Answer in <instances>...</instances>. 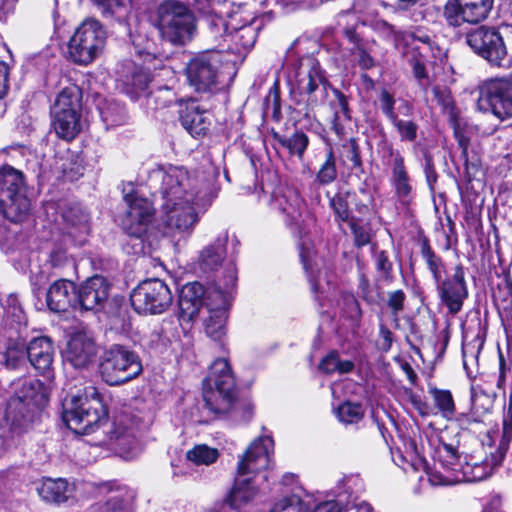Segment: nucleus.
I'll use <instances>...</instances> for the list:
<instances>
[{
	"label": "nucleus",
	"mask_w": 512,
	"mask_h": 512,
	"mask_svg": "<svg viewBox=\"0 0 512 512\" xmlns=\"http://www.w3.org/2000/svg\"><path fill=\"white\" fill-rule=\"evenodd\" d=\"M273 444L270 436L258 437L250 444L238 462L237 476L223 500L224 504L231 509L239 510L255 498L258 490L250 475L268 467Z\"/></svg>",
	"instance_id": "obj_1"
},
{
	"label": "nucleus",
	"mask_w": 512,
	"mask_h": 512,
	"mask_svg": "<svg viewBox=\"0 0 512 512\" xmlns=\"http://www.w3.org/2000/svg\"><path fill=\"white\" fill-rule=\"evenodd\" d=\"M107 415L102 397L94 386L85 387L63 402V421L76 434H90L107 419Z\"/></svg>",
	"instance_id": "obj_2"
},
{
	"label": "nucleus",
	"mask_w": 512,
	"mask_h": 512,
	"mask_svg": "<svg viewBox=\"0 0 512 512\" xmlns=\"http://www.w3.org/2000/svg\"><path fill=\"white\" fill-rule=\"evenodd\" d=\"M487 438L489 441L487 444L489 451L485 452V458L482 459L475 455L465 456L460 474L456 477H446L447 481L456 483L482 481L489 477L494 469L502 463L512 440V395H510L508 406L504 409L502 433L498 446L494 447L490 443L491 437L489 435Z\"/></svg>",
	"instance_id": "obj_3"
},
{
	"label": "nucleus",
	"mask_w": 512,
	"mask_h": 512,
	"mask_svg": "<svg viewBox=\"0 0 512 512\" xmlns=\"http://www.w3.org/2000/svg\"><path fill=\"white\" fill-rule=\"evenodd\" d=\"M291 94L313 110L323 105L328 96L329 82L319 61L311 55L301 57L289 76Z\"/></svg>",
	"instance_id": "obj_4"
},
{
	"label": "nucleus",
	"mask_w": 512,
	"mask_h": 512,
	"mask_svg": "<svg viewBox=\"0 0 512 512\" xmlns=\"http://www.w3.org/2000/svg\"><path fill=\"white\" fill-rule=\"evenodd\" d=\"M203 399L206 408L214 414L228 413L236 400V383L228 361L215 360L203 380Z\"/></svg>",
	"instance_id": "obj_5"
},
{
	"label": "nucleus",
	"mask_w": 512,
	"mask_h": 512,
	"mask_svg": "<svg viewBox=\"0 0 512 512\" xmlns=\"http://www.w3.org/2000/svg\"><path fill=\"white\" fill-rule=\"evenodd\" d=\"M30 206L23 173L11 166L0 168V214L10 222H22Z\"/></svg>",
	"instance_id": "obj_6"
},
{
	"label": "nucleus",
	"mask_w": 512,
	"mask_h": 512,
	"mask_svg": "<svg viewBox=\"0 0 512 512\" xmlns=\"http://www.w3.org/2000/svg\"><path fill=\"white\" fill-rule=\"evenodd\" d=\"M154 25L162 38L173 45H184L195 30L193 15L184 4L176 1H165L158 6Z\"/></svg>",
	"instance_id": "obj_7"
},
{
	"label": "nucleus",
	"mask_w": 512,
	"mask_h": 512,
	"mask_svg": "<svg viewBox=\"0 0 512 512\" xmlns=\"http://www.w3.org/2000/svg\"><path fill=\"white\" fill-rule=\"evenodd\" d=\"M153 176L161 180L160 193L163 203L183 201L187 198L206 197L205 184L191 175L183 166L160 167L153 171Z\"/></svg>",
	"instance_id": "obj_8"
},
{
	"label": "nucleus",
	"mask_w": 512,
	"mask_h": 512,
	"mask_svg": "<svg viewBox=\"0 0 512 512\" xmlns=\"http://www.w3.org/2000/svg\"><path fill=\"white\" fill-rule=\"evenodd\" d=\"M142 369L139 356L123 345H112L100 358V376L110 386L121 385L136 378Z\"/></svg>",
	"instance_id": "obj_9"
},
{
	"label": "nucleus",
	"mask_w": 512,
	"mask_h": 512,
	"mask_svg": "<svg viewBox=\"0 0 512 512\" xmlns=\"http://www.w3.org/2000/svg\"><path fill=\"white\" fill-rule=\"evenodd\" d=\"M105 41L106 32L101 23L95 19H86L68 42V57L76 64L88 65L102 52Z\"/></svg>",
	"instance_id": "obj_10"
},
{
	"label": "nucleus",
	"mask_w": 512,
	"mask_h": 512,
	"mask_svg": "<svg viewBox=\"0 0 512 512\" xmlns=\"http://www.w3.org/2000/svg\"><path fill=\"white\" fill-rule=\"evenodd\" d=\"M205 198H187L183 201L163 203L161 221L164 231L171 237L189 236L199 221L201 209L205 207Z\"/></svg>",
	"instance_id": "obj_11"
},
{
	"label": "nucleus",
	"mask_w": 512,
	"mask_h": 512,
	"mask_svg": "<svg viewBox=\"0 0 512 512\" xmlns=\"http://www.w3.org/2000/svg\"><path fill=\"white\" fill-rule=\"evenodd\" d=\"M127 210L121 219V226L127 236L133 238L131 250L128 244L124 245L127 253L137 254L143 250V237L154 218L152 203L137 193H128L124 196Z\"/></svg>",
	"instance_id": "obj_12"
},
{
	"label": "nucleus",
	"mask_w": 512,
	"mask_h": 512,
	"mask_svg": "<svg viewBox=\"0 0 512 512\" xmlns=\"http://www.w3.org/2000/svg\"><path fill=\"white\" fill-rule=\"evenodd\" d=\"M236 269L230 265L225 270L224 290L212 288L208 292L207 311L205 318L206 334L213 340H220L225 334L226 312L229 308L236 285Z\"/></svg>",
	"instance_id": "obj_13"
},
{
	"label": "nucleus",
	"mask_w": 512,
	"mask_h": 512,
	"mask_svg": "<svg viewBox=\"0 0 512 512\" xmlns=\"http://www.w3.org/2000/svg\"><path fill=\"white\" fill-rule=\"evenodd\" d=\"M223 55L219 50H206L193 55L186 64L187 83L198 93L211 92L217 85Z\"/></svg>",
	"instance_id": "obj_14"
},
{
	"label": "nucleus",
	"mask_w": 512,
	"mask_h": 512,
	"mask_svg": "<svg viewBox=\"0 0 512 512\" xmlns=\"http://www.w3.org/2000/svg\"><path fill=\"white\" fill-rule=\"evenodd\" d=\"M42 384L38 380L24 381L21 389L12 396L5 411V418L15 427H24L34 419L44 401Z\"/></svg>",
	"instance_id": "obj_15"
},
{
	"label": "nucleus",
	"mask_w": 512,
	"mask_h": 512,
	"mask_svg": "<svg viewBox=\"0 0 512 512\" xmlns=\"http://www.w3.org/2000/svg\"><path fill=\"white\" fill-rule=\"evenodd\" d=\"M131 305L139 314H161L173 301L168 285L158 279L142 281L130 295Z\"/></svg>",
	"instance_id": "obj_16"
},
{
	"label": "nucleus",
	"mask_w": 512,
	"mask_h": 512,
	"mask_svg": "<svg viewBox=\"0 0 512 512\" xmlns=\"http://www.w3.org/2000/svg\"><path fill=\"white\" fill-rule=\"evenodd\" d=\"M478 109L492 112L500 119L512 116V81L507 78L492 79L480 88Z\"/></svg>",
	"instance_id": "obj_17"
},
{
	"label": "nucleus",
	"mask_w": 512,
	"mask_h": 512,
	"mask_svg": "<svg viewBox=\"0 0 512 512\" xmlns=\"http://www.w3.org/2000/svg\"><path fill=\"white\" fill-rule=\"evenodd\" d=\"M466 41L476 54L487 60L491 65L505 66L506 46L501 34L495 28L481 26L470 32Z\"/></svg>",
	"instance_id": "obj_18"
},
{
	"label": "nucleus",
	"mask_w": 512,
	"mask_h": 512,
	"mask_svg": "<svg viewBox=\"0 0 512 512\" xmlns=\"http://www.w3.org/2000/svg\"><path fill=\"white\" fill-rule=\"evenodd\" d=\"M493 4L494 0H448L443 14L447 23L454 27L478 24L488 17Z\"/></svg>",
	"instance_id": "obj_19"
},
{
	"label": "nucleus",
	"mask_w": 512,
	"mask_h": 512,
	"mask_svg": "<svg viewBox=\"0 0 512 512\" xmlns=\"http://www.w3.org/2000/svg\"><path fill=\"white\" fill-rule=\"evenodd\" d=\"M224 281H217L205 288L199 282L187 283L182 287L178 300V319L181 323H190L199 314L200 309L207 308L208 292L215 288L224 290Z\"/></svg>",
	"instance_id": "obj_20"
},
{
	"label": "nucleus",
	"mask_w": 512,
	"mask_h": 512,
	"mask_svg": "<svg viewBox=\"0 0 512 512\" xmlns=\"http://www.w3.org/2000/svg\"><path fill=\"white\" fill-rule=\"evenodd\" d=\"M463 465L464 459H461L456 449L452 445L443 443L435 451L434 469L427 472L428 481L433 486L456 484L445 478L456 477L460 474Z\"/></svg>",
	"instance_id": "obj_21"
},
{
	"label": "nucleus",
	"mask_w": 512,
	"mask_h": 512,
	"mask_svg": "<svg viewBox=\"0 0 512 512\" xmlns=\"http://www.w3.org/2000/svg\"><path fill=\"white\" fill-rule=\"evenodd\" d=\"M441 301L446 305L451 314H457L463 306L464 300L468 297V289L465 281L463 266L457 265L454 268L452 277H445L435 284Z\"/></svg>",
	"instance_id": "obj_22"
},
{
	"label": "nucleus",
	"mask_w": 512,
	"mask_h": 512,
	"mask_svg": "<svg viewBox=\"0 0 512 512\" xmlns=\"http://www.w3.org/2000/svg\"><path fill=\"white\" fill-rule=\"evenodd\" d=\"M110 284L103 276H93L77 288L78 309L97 311L104 307L110 295Z\"/></svg>",
	"instance_id": "obj_23"
},
{
	"label": "nucleus",
	"mask_w": 512,
	"mask_h": 512,
	"mask_svg": "<svg viewBox=\"0 0 512 512\" xmlns=\"http://www.w3.org/2000/svg\"><path fill=\"white\" fill-rule=\"evenodd\" d=\"M99 352L95 339L87 333H77L67 343L65 360L76 369L88 368Z\"/></svg>",
	"instance_id": "obj_24"
},
{
	"label": "nucleus",
	"mask_w": 512,
	"mask_h": 512,
	"mask_svg": "<svg viewBox=\"0 0 512 512\" xmlns=\"http://www.w3.org/2000/svg\"><path fill=\"white\" fill-rule=\"evenodd\" d=\"M77 287L68 279L54 281L46 293V303L50 311L60 313L70 308L78 309Z\"/></svg>",
	"instance_id": "obj_25"
},
{
	"label": "nucleus",
	"mask_w": 512,
	"mask_h": 512,
	"mask_svg": "<svg viewBox=\"0 0 512 512\" xmlns=\"http://www.w3.org/2000/svg\"><path fill=\"white\" fill-rule=\"evenodd\" d=\"M390 156L393 157L391 164V184L395 191L398 202L407 207L414 198L413 186L404 164V158L399 151L390 149Z\"/></svg>",
	"instance_id": "obj_26"
},
{
	"label": "nucleus",
	"mask_w": 512,
	"mask_h": 512,
	"mask_svg": "<svg viewBox=\"0 0 512 512\" xmlns=\"http://www.w3.org/2000/svg\"><path fill=\"white\" fill-rule=\"evenodd\" d=\"M27 358L31 365L42 375L50 378L54 358V346L47 336L36 337L27 345Z\"/></svg>",
	"instance_id": "obj_27"
},
{
	"label": "nucleus",
	"mask_w": 512,
	"mask_h": 512,
	"mask_svg": "<svg viewBox=\"0 0 512 512\" xmlns=\"http://www.w3.org/2000/svg\"><path fill=\"white\" fill-rule=\"evenodd\" d=\"M270 206L272 209L281 213L284 217V221L288 225H291L300 218L303 201L295 190L283 188L274 192Z\"/></svg>",
	"instance_id": "obj_28"
},
{
	"label": "nucleus",
	"mask_w": 512,
	"mask_h": 512,
	"mask_svg": "<svg viewBox=\"0 0 512 512\" xmlns=\"http://www.w3.org/2000/svg\"><path fill=\"white\" fill-rule=\"evenodd\" d=\"M343 35L352 45L351 54L354 56L358 66L363 70H369L376 65L372 51L374 42L363 39L356 31V26H347L343 29Z\"/></svg>",
	"instance_id": "obj_29"
},
{
	"label": "nucleus",
	"mask_w": 512,
	"mask_h": 512,
	"mask_svg": "<svg viewBox=\"0 0 512 512\" xmlns=\"http://www.w3.org/2000/svg\"><path fill=\"white\" fill-rule=\"evenodd\" d=\"M180 122L183 128L193 137L203 136L210 129L211 114L192 104L181 110Z\"/></svg>",
	"instance_id": "obj_30"
},
{
	"label": "nucleus",
	"mask_w": 512,
	"mask_h": 512,
	"mask_svg": "<svg viewBox=\"0 0 512 512\" xmlns=\"http://www.w3.org/2000/svg\"><path fill=\"white\" fill-rule=\"evenodd\" d=\"M51 118L54 132L65 141L73 140L82 131V113L51 112Z\"/></svg>",
	"instance_id": "obj_31"
},
{
	"label": "nucleus",
	"mask_w": 512,
	"mask_h": 512,
	"mask_svg": "<svg viewBox=\"0 0 512 512\" xmlns=\"http://www.w3.org/2000/svg\"><path fill=\"white\" fill-rule=\"evenodd\" d=\"M109 440L122 457H134L138 453V441L134 429L115 423L109 431Z\"/></svg>",
	"instance_id": "obj_32"
},
{
	"label": "nucleus",
	"mask_w": 512,
	"mask_h": 512,
	"mask_svg": "<svg viewBox=\"0 0 512 512\" xmlns=\"http://www.w3.org/2000/svg\"><path fill=\"white\" fill-rule=\"evenodd\" d=\"M37 490L44 501L60 504L73 496L74 488L63 478H47L41 482Z\"/></svg>",
	"instance_id": "obj_33"
},
{
	"label": "nucleus",
	"mask_w": 512,
	"mask_h": 512,
	"mask_svg": "<svg viewBox=\"0 0 512 512\" xmlns=\"http://www.w3.org/2000/svg\"><path fill=\"white\" fill-rule=\"evenodd\" d=\"M62 218L68 226L67 234L71 238L85 236L88 233V214L79 204L68 206L63 211Z\"/></svg>",
	"instance_id": "obj_34"
},
{
	"label": "nucleus",
	"mask_w": 512,
	"mask_h": 512,
	"mask_svg": "<svg viewBox=\"0 0 512 512\" xmlns=\"http://www.w3.org/2000/svg\"><path fill=\"white\" fill-rule=\"evenodd\" d=\"M51 112L82 113V91L77 85H69L58 94Z\"/></svg>",
	"instance_id": "obj_35"
},
{
	"label": "nucleus",
	"mask_w": 512,
	"mask_h": 512,
	"mask_svg": "<svg viewBox=\"0 0 512 512\" xmlns=\"http://www.w3.org/2000/svg\"><path fill=\"white\" fill-rule=\"evenodd\" d=\"M44 268L53 275H61L67 270H74L76 266L73 257L67 253L65 248L54 245L47 253Z\"/></svg>",
	"instance_id": "obj_36"
},
{
	"label": "nucleus",
	"mask_w": 512,
	"mask_h": 512,
	"mask_svg": "<svg viewBox=\"0 0 512 512\" xmlns=\"http://www.w3.org/2000/svg\"><path fill=\"white\" fill-rule=\"evenodd\" d=\"M227 240L228 235L224 233L222 236H219L213 244L201 251L199 261L203 270H215L221 265L226 254L225 245Z\"/></svg>",
	"instance_id": "obj_37"
},
{
	"label": "nucleus",
	"mask_w": 512,
	"mask_h": 512,
	"mask_svg": "<svg viewBox=\"0 0 512 512\" xmlns=\"http://www.w3.org/2000/svg\"><path fill=\"white\" fill-rule=\"evenodd\" d=\"M420 255L427 270L430 272L435 284L447 277L446 265L438 254L432 249L428 239L424 238L420 244Z\"/></svg>",
	"instance_id": "obj_38"
},
{
	"label": "nucleus",
	"mask_w": 512,
	"mask_h": 512,
	"mask_svg": "<svg viewBox=\"0 0 512 512\" xmlns=\"http://www.w3.org/2000/svg\"><path fill=\"white\" fill-rule=\"evenodd\" d=\"M273 139L292 156L302 159L309 145L308 136L300 130H296L292 135L286 136L273 132Z\"/></svg>",
	"instance_id": "obj_39"
},
{
	"label": "nucleus",
	"mask_w": 512,
	"mask_h": 512,
	"mask_svg": "<svg viewBox=\"0 0 512 512\" xmlns=\"http://www.w3.org/2000/svg\"><path fill=\"white\" fill-rule=\"evenodd\" d=\"M27 345L23 340L10 339L7 342L5 351L2 354L3 364L8 369H19L26 363L27 358Z\"/></svg>",
	"instance_id": "obj_40"
},
{
	"label": "nucleus",
	"mask_w": 512,
	"mask_h": 512,
	"mask_svg": "<svg viewBox=\"0 0 512 512\" xmlns=\"http://www.w3.org/2000/svg\"><path fill=\"white\" fill-rule=\"evenodd\" d=\"M327 197H329V207L337 222H350L353 219L349 208L351 192L340 190L331 197L327 193Z\"/></svg>",
	"instance_id": "obj_41"
},
{
	"label": "nucleus",
	"mask_w": 512,
	"mask_h": 512,
	"mask_svg": "<svg viewBox=\"0 0 512 512\" xmlns=\"http://www.w3.org/2000/svg\"><path fill=\"white\" fill-rule=\"evenodd\" d=\"M259 26L256 25L255 19H252L249 23L242 25L241 27H233V31H231L232 41L237 42L240 46L245 49L251 48L254 46L257 35H258Z\"/></svg>",
	"instance_id": "obj_42"
},
{
	"label": "nucleus",
	"mask_w": 512,
	"mask_h": 512,
	"mask_svg": "<svg viewBox=\"0 0 512 512\" xmlns=\"http://www.w3.org/2000/svg\"><path fill=\"white\" fill-rule=\"evenodd\" d=\"M319 369L327 374L339 372L349 373L354 369V363L350 360H341L337 351H331L319 364Z\"/></svg>",
	"instance_id": "obj_43"
},
{
	"label": "nucleus",
	"mask_w": 512,
	"mask_h": 512,
	"mask_svg": "<svg viewBox=\"0 0 512 512\" xmlns=\"http://www.w3.org/2000/svg\"><path fill=\"white\" fill-rule=\"evenodd\" d=\"M337 175L336 159L333 150L329 149L324 163L316 173L314 182L322 186L329 185L336 180Z\"/></svg>",
	"instance_id": "obj_44"
},
{
	"label": "nucleus",
	"mask_w": 512,
	"mask_h": 512,
	"mask_svg": "<svg viewBox=\"0 0 512 512\" xmlns=\"http://www.w3.org/2000/svg\"><path fill=\"white\" fill-rule=\"evenodd\" d=\"M364 408L362 404L346 401L339 405L336 410L337 418L343 424H356L364 417Z\"/></svg>",
	"instance_id": "obj_45"
},
{
	"label": "nucleus",
	"mask_w": 512,
	"mask_h": 512,
	"mask_svg": "<svg viewBox=\"0 0 512 512\" xmlns=\"http://www.w3.org/2000/svg\"><path fill=\"white\" fill-rule=\"evenodd\" d=\"M187 459L196 465H209L214 463L218 456V450L205 444L196 445L186 454Z\"/></svg>",
	"instance_id": "obj_46"
},
{
	"label": "nucleus",
	"mask_w": 512,
	"mask_h": 512,
	"mask_svg": "<svg viewBox=\"0 0 512 512\" xmlns=\"http://www.w3.org/2000/svg\"><path fill=\"white\" fill-rule=\"evenodd\" d=\"M208 30L215 41L222 39L224 42L231 36L226 20L218 15L210 14L204 19Z\"/></svg>",
	"instance_id": "obj_47"
},
{
	"label": "nucleus",
	"mask_w": 512,
	"mask_h": 512,
	"mask_svg": "<svg viewBox=\"0 0 512 512\" xmlns=\"http://www.w3.org/2000/svg\"><path fill=\"white\" fill-rule=\"evenodd\" d=\"M103 6L104 13L115 17L117 20H125L131 8V0H97Z\"/></svg>",
	"instance_id": "obj_48"
},
{
	"label": "nucleus",
	"mask_w": 512,
	"mask_h": 512,
	"mask_svg": "<svg viewBox=\"0 0 512 512\" xmlns=\"http://www.w3.org/2000/svg\"><path fill=\"white\" fill-rule=\"evenodd\" d=\"M103 121L110 126H117L124 123L126 119L125 109L118 103H109L100 109Z\"/></svg>",
	"instance_id": "obj_49"
},
{
	"label": "nucleus",
	"mask_w": 512,
	"mask_h": 512,
	"mask_svg": "<svg viewBox=\"0 0 512 512\" xmlns=\"http://www.w3.org/2000/svg\"><path fill=\"white\" fill-rule=\"evenodd\" d=\"M435 405L441 413L447 417L453 414L455 410L452 394L449 390L430 389Z\"/></svg>",
	"instance_id": "obj_50"
},
{
	"label": "nucleus",
	"mask_w": 512,
	"mask_h": 512,
	"mask_svg": "<svg viewBox=\"0 0 512 512\" xmlns=\"http://www.w3.org/2000/svg\"><path fill=\"white\" fill-rule=\"evenodd\" d=\"M392 125L399 134L400 140L413 142L417 138L418 125L412 120H403L399 115L391 121Z\"/></svg>",
	"instance_id": "obj_51"
},
{
	"label": "nucleus",
	"mask_w": 512,
	"mask_h": 512,
	"mask_svg": "<svg viewBox=\"0 0 512 512\" xmlns=\"http://www.w3.org/2000/svg\"><path fill=\"white\" fill-rule=\"evenodd\" d=\"M350 201L354 202L358 212L365 213L373 202V195L369 190L360 188L357 192L351 193Z\"/></svg>",
	"instance_id": "obj_52"
},
{
	"label": "nucleus",
	"mask_w": 512,
	"mask_h": 512,
	"mask_svg": "<svg viewBox=\"0 0 512 512\" xmlns=\"http://www.w3.org/2000/svg\"><path fill=\"white\" fill-rule=\"evenodd\" d=\"M335 99L331 102L334 115H341L342 119L350 120V110L346 96L338 89H333Z\"/></svg>",
	"instance_id": "obj_53"
},
{
	"label": "nucleus",
	"mask_w": 512,
	"mask_h": 512,
	"mask_svg": "<svg viewBox=\"0 0 512 512\" xmlns=\"http://www.w3.org/2000/svg\"><path fill=\"white\" fill-rule=\"evenodd\" d=\"M491 402V397L488 393L482 391L478 386H472L471 403L475 409L488 410Z\"/></svg>",
	"instance_id": "obj_54"
},
{
	"label": "nucleus",
	"mask_w": 512,
	"mask_h": 512,
	"mask_svg": "<svg viewBox=\"0 0 512 512\" xmlns=\"http://www.w3.org/2000/svg\"><path fill=\"white\" fill-rule=\"evenodd\" d=\"M394 105L393 96L387 90H383L380 94V108L390 122L398 116L394 110Z\"/></svg>",
	"instance_id": "obj_55"
},
{
	"label": "nucleus",
	"mask_w": 512,
	"mask_h": 512,
	"mask_svg": "<svg viewBox=\"0 0 512 512\" xmlns=\"http://www.w3.org/2000/svg\"><path fill=\"white\" fill-rule=\"evenodd\" d=\"M7 314L15 318L18 323L25 321V315L16 295H9L5 300Z\"/></svg>",
	"instance_id": "obj_56"
},
{
	"label": "nucleus",
	"mask_w": 512,
	"mask_h": 512,
	"mask_svg": "<svg viewBox=\"0 0 512 512\" xmlns=\"http://www.w3.org/2000/svg\"><path fill=\"white\" fill-rule=\"evenodd\" d=\"M349 223H350L353 235H354L355 244L358 247L367 245L371 239L369 229L365 226H360V225L356 224L353 221V219Z\"/></svg>",
	"instance_id": "obj_57"
},
{
	"label": "nucleus",
	"mask_w": 512,
	"mask_h": 512,
	"mask_svg": "<svg viewBox=\"0 0 512 512\" xmlns=\"http://www.w3.org/2000/svg\"><path fill=\"white\" fill-rule=\"evenodd\" d=\"M375 27L376 30L389 41L396 42L401 37V31L397 30L386 21H377Z\"/></svg>",
	"instance_id": "obj_58"
},
{
	"label": "nucleus",
	"mask_w": 512,
	"mask_h": 512,
	"mask_svg": "<svg viewBox=\"0 0 512 512\" xmlns=\"http://www.w3.org/2000/svg\"><path fill=\"white\" fill-rule=\"evenodd\" d=\"M375 266L384 278H388L392 271V263L389 261L385 251L377 252L374 256Z\"/></svg>",
	"instance_id": "obj_59"
},
{
	"label": "nucleus",
	"mask_w": 512,
	"mask_h": 512,
	"mask_svg": "<svg viewBox=\"0 0 512 512\" xmlns=\"http://www.w3.org/2000/svg\"><path fill=\"white\" fill-rule=\"evenodd\" d=\"M347 147V155L346 158L349 162H351L352 169H358L362 166V160L360 156L359 147L355 141V139L351 138L349 140Z\"/></svg>",
	"instance_id": "obj_60"
},
{
	"label": "nucleus",
	"mask_w": 512,
	"mask_h": 512,
	"mask_svg": "<svg viewBox=\"0 0 512 512\" xmlns=\"http://www.w3.org/2000/svg\"><path fill=\"white\" fill-rule=\"evenodd\" d=\"M151 81L150 74L146 70L139 68L132 76V85L136 91H145Z\"/></svg>",
	"instance_id": "obj_61"
},
{
	"label": "nucleus",
	"mask_w": 512,
	"mask_h": 512,
	"mask_svg": "<svg viewBox=\"0 0 512 512\" xmlns=\"http://www.w3.org/2000/svg\"><path fill=\"white\" fill-rule=\"evenodd\" d=\"M405 294L402 290H396L389 294L388 306L392 310V314L397 316L404 308Z\"/></svg>",
	"instance_id": "obj_62"
},
{
	"label": "nucleus",
	"mask_w": 512,
	"mask_h": 512,
	"mask_svg": "<svg viewBox=\"0 0 512 512\" xmlns=\"http://www.w3.org/2000/svg\"><path fill=\"white\" fill-rule=\"evenodd\" d=\"M412 48L422 54H427L431 50L432 39L427 34H413L412 35Z\"/></svg>",
	"instance_id": "obj_63"
},
{
	"label": "nucleus",
	"mask_w": 512,
	"mask_h": 512,
	"mask_svg": "<svg viewBox=\"0 0 512 512\" xmlns=\"http://www.w3.org/2000/svg\"><path fill=\"white\" fill-rule=\"evenodd\" d=\"M432 92H433L434 98L436 99L438 104H440L441 106H443L445 108L449 107L451 105V103H452L451 94H450V91L446 87L439 86V85L433 86Z\"/></svg>",
	"instance_id": "obj_64"
}]
</instances>
